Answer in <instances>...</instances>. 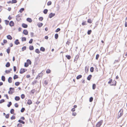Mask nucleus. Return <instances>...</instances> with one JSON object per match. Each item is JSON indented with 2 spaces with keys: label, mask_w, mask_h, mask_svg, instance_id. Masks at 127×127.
Returning a JSON list of instances; mask_svg holds the SVG:
<instances>
[{
  "label": "nucleus",
  "mask_w": 127,
  "mask_h": 127,
  "mask_svg": "<svg viewBox=\"0 0 127 127\" xmlns=\"http://www.w3.org/2000/svg\"><path fill=\"white\" fill-rule=\"evenodd\" d=\"M82 24L83 25V26H84V25H86V21H85V22H83L82 23Z\"/></svg>",
  "instance_id": "774afa93"
},
{
  "label": "nucleus",
  "mask_w": 127,
  "mask_h": 127,
  "mask_svg": "<svg viewBox=\"0 0 127 127\" xmlns=\"http://www.w3.org/2000/svg\"><path fill=\"white\" fill-rule=\"evenodd\" d=\"M92 77V76L91 75H89L87 77V79L88 80H91Z\"/></svg>",
  "instance_id": "f3484780"
},
{
  "label": "nucleus",
  "mask_w": 127,
  "mask_h": 127,
  "mask_svg": "<svg viewBox=\"0 0 127 127\" xmlns=\"http://www.w3.org/2000/svg\"><path fill=\"white\" fill-rule=\"evenodd\" d=\"M5 101V100L4 99H2L0 100V103H1Z\"/></svg>",
  "instance_id": "6e6d98bb"
},
{
  "label": "nucleus",
  "mask_w": 127,
  "mask_h": 127,
  "mask_svg": "<svg viewBox=\"0 0 127 127\" xmlns=\"http://www.w3.org/2000/svg\"><path fill=\"white\" fill-rule=\"evenodd\" d=\"M37 25L39 28H40L42 26L43 24L41 23H39L37 24Z\"/></svg>",
  "instance_id": "4468645a"
},
{
  "label": "nucleus",
  "mask_w": 127,
  "mask_h": 127,
  "mask_svg": "<svg viewBox=\"0 0 127 127\" xmlns=\"http://www.w3.org/2000/svg\"><path fill=\"white\" fill-rule=\"evenodd\" d=\"M20 98L19 96H16L15 97V100L18 101L19 100Z\"/></svg>",
  "instance_id": "dca6fc26"
},
{
  "label": "nucleus",
  "mask_w": 127,
  "mask_h": 127,
  "mask_svg": "<svg viewBox=\"0 0 127 127\" xmlns=\"http://www.w3.org/2000/svg\"><path fill=\"white\" fill-rule=\"evenodd\" d=\"M60 30L61 29H60V28H58L56 30L55 32H57L60 31Z\"/></svg>",
  "instance_id": "864d4df0"
},
{
  "label": "nucleus",
  "mask_w": 127,
  "mask_h": 127,
  "mask_svg": "<svg viewBox=\"0 0 127 127\" xmlns=\"http://www.w3.org/2000/svg\"><path fill=\"white\" fill-rule=\"evenodd\" d=\"M14 22L12 21H11L10 22L9 24V25L10 27H12V26H13L14 25Z\"/></svg>",
  "instance_id": "6e6552de"
},
{
  "label": "nucleus",
  "mask_w": 127,
  "mask_h": 127,
  "mask_svg": "<svg viewBox=\"0 0 127 127\" xmlns=\"http://www.w3.org/2000/svg\"><path fill=\"white\" fill-rule=\"evenodd\" d=\"M55 15V13H51L49 15V17L50 18H51L53 17Z\"/></svg>",
  "instance_id": "7ed1b4c3"
},
{
  "label": "nucleus",
  "mask_w": 127,
  "mask_h": 127,
  "mask_svg": "<svg viewBox=\"0 0 127 127\" xmlns=\"http://www.w3.org/2000/svg\"><path fill=\"white\" fill-rule=\"evenodd\" d=\"M4 21H5V23L6 25H8L9 22V21H8L7 20H5Z\"/></svg>",
  "instance_id": "4c0bfd02"
},
{
  "label": "nucleus",
  "mask_w": 127,
  "mask_h": 127,
  "mask_svg": "<svg viewBox=\"0 0 127 127\" xmlns=\"http://www.w3.org/2000/svg\"><path fill=\"white\" fill-rule=\"evenodd\" d=\"M112 84H110V86H115L116 85V81L115 80H114L113 81H112Z\"/></svg>",
  "instance_id": "20e7f679"
},
{
  "label": "nucleus",
  "mask_w": 127,
  "mask_h": 127,
  "mask_svg": "<svg viewBox=\"0 0 127 127\" xmlns=\"http://www.w3.org/2000/svg\"><path fill=\"white\" fill-rule=\"evenodd\" d=\"M93 100V98L92 97H91L89 98V101L91 102Z\"/></svg>",
  "instance_id": "8fccbe9b"
},
{
  "label": "nucleus",
  "mask_w": 127,
  "mask_h": 127,
  "mask_svg": "<svg viewBox=\"0 0 127 127\" xmlns=\"http://www.w3.org/2000/svg\"><path fill=\"white\" fill-rule=\"evenodd\" d=\"M103 122L102 120L100 121L96 125V127H100L102 124Z\"/></svg>",
  "instance_id": "f03ea898"
},
{
  "label": "nucleus",
  "mask_w": 127,
  "mask_h": 127,
  "mask_svg": "<svg viewBox=\"0 0 127 127\" xmlns=\"http://www.w3.org/2000/svg\"><path fill=\"white\" fill-rule=\"evenodd\" d=\"M48 11V10L47 9H45L43 11V12L45 14H47Z\"/></svg>",
  "instance_id": "bb28decb"
},
{
  "label": "nucleus",
  "mask_w": 127,
  "mask_h": 127,
  "mask_svg": "<svg viewBox=\"0 0 127 127\" xmlns=\"http://www.w3.org/2000/svg\"><path fill=\"white\" fill-rule=\"evenodd\" d=\"M89 70V66H86L85 67V72L87 73Z\"/></svg>",
  "instance_id": "9b49d317"
},
{
  "label": "nucleus",
  "mask_w": 127,
  "mask_h": 127,
  "mask_svg": "<svg viewBox=\"0 0 127 127\" xmlns=\"http://www.w3.org/2000/svg\"><path fill=\"white\" fill-rule=\"evenodd\" d=\"M25 109L24 108L22 107L21 110V112L22 113H23L25 110Z\"/></svg>",
  "instance_id": "a18cd8bd"
},
{
  "label": "nucleus",
  "mask_w": 127,
  "mask_h": 127,
  "mask_svg": "<svg viewBox=\"0 0 127 127\" xmlns=\"http://www.w3.org/2000/svg\"><path fill=\"white\" fill-rule=\"evenodd\" d=\"M37 81V80H35L34 81H33V82H32V84L33 85H34L36 83Z\"/></svg>",
  "instance_id": "79ce46f5"
},
{
  "label": "nucleus",
  "mask_w": 127,
  "mask_h": 127,
  "mask_svg": "<svg viewBox=\"0 0 127 127\" xmlns=\"http://www.w3.org/2000/svg\"><path fill=\"white\" fill-rule=\"evenodd\" d=\"M22 27L24 28H27L28 26L27 24L24 23H23L22 24Z\"/></svg>",
  "instance_id": "1a4fd4ad"
},
{
  "label": "nucleus",
  "mask_w": 127,
  "mask_h": 127,
  "mask_svg": "<svg viewBox=\"0 0 127 127\" xmlns=\"http://www.w3.org/2000/svg\"><path fill=\"white\" fill-rule=\"evenodd\" d=\"M21 40L22 41H26V37H23L22 38Z\"/></svg>",
  "instance_id": "c85d7f7f"
},
{
  "label": "nucleus",
  "mask_w": 127,
  "mask_h": 127,
  "mask_svg": "<svg viewBox=\"0 0 127 127\" xmlns=\"http://www.w3.org/2000/svg\"><path fill=\"white\" fill-rule=\"evenodd\" d=\"M14 43L16 45H18L20 44V42L19 41V40L18 39H16L14 41Z\"/></svg>",
  "instance_id": "0eeeda50"
},
{
  "label": "nucleus",
  "mask_w": 127,
  "mask_h": 127,
  "mask_svg": "<svg viewBox=\"0 0 127 127\" xmlns=\"http://www.w3.org/2000/svg\"><path fill=\"white\" fill-rule=\"evenodd\" d=\"M13 92L12 91H11L10 90L8 92V93L12 95L13 94Z\"/></svg>",
  "instance_id": "e2e57ef3"
},
{
  "label": "nucleus",
  "mask_w": 127,
  "mask_h": 127,
  "mask_svg": "<svg viewBox=\"0 0 127 127\" xmlns=\"http://www.w3.org/2000/svg\"><path fill=\"white\" fill-rule=\"evenodd\" d=\"M9 114H8L5 115V117L6 118L8 119L9 118Z\"/></svg>",
  "instance_id": "4d7b16f0"
},
{
  "label": "nucleus",
  "mask_w": 127,
  "mask_h": 127,
  "mask_svg": "<svg viewBox=\"0 0 127 127\" xmlns=\"http://www.w3.org/2000/svg\"><path fill=\"white\" fill-rule=\"evenodd\" d=\"M99 55L98 54H97L96 55L95 58L96 60H97L98 59L99 57Z\"/></svg>",
  "instance_id": "bf43d9fd"
},
{
  "label": "nucleus",
  "mask_w": 127,
  "mask_h": 127,
  "mask_svg": "<svg viewBox=\"0 0 127 127\" xmlns=\"http://www.w3.org/2000/svg\"><path fill=\"white\" fill-rule=\"evenodd\" d=\"M28 32L27 30H24L23 32V33L25 35H28Z\"/></svg>",
  "instance_id": "39448f33"
},
{
  "label": "nucleus",
  "mask_w": 127,
  "mask_h": 127,
  "mask_svg": "<svg viewBox=\"0 0 127 127\" xmlns=\"http://www.w3.org/2000/svg\"><path fill=\"white\" fill-rule=\"evenodd\" d=\"M18 122L19 123H22L23 124H25V122L21 120H19L18 121Z\"/></svg>",
  "instance_id": "6ab92c4d"
},
{
  "label": "nucleus",
  "mask_w": 127,
  "mask_h": 127,
  "mask_svg": "<svg viewBox=\"0 0 127 127\" xmlns=\"http://www.w3.org/2000/svg\"><path fill=\"white\" fill-rule=\"evenodd\" d=\"M29 65V64L26 62L24 64V66L26 67H27Z\"/></svg>",
  "instance_id": "473e14b6"
},
{
  "label": "nucleus",
  "mask_w": 127,
  "mask_h": 127,
  "mask_svg": "<svg viewBox=\"0 0 127 127\" xmlns=\"http://www.w3.org/2000/svg\"><path fill=\"white\" fill-rule=\"evenodd\" d=\"M12 78L11 77H9L8 79V82L9 83L12 82Z\"/></svg>",
  "instance_id": "ddd939ff"
},
{
  "label": "nucleus",
  "mask_w": 127,
  "mask_h": 127,
  "mask_svg": "<svg viewBox=\"0 0 127 127\" xmlns=\"http://www.w3.org/2000/svg\"><path fill=\"white\" fill-rule=\"evenodd\" d=\"M119 60H116L114 62V64L116 63L119 62Z\"/></svg>",
  "instance_id": "338daca9"
},
{
  "label": "nucleus",
  "mask_w": 127,
  "mask_h": 127,
  "mask_svg": "<svg viewBox=\"0 0 127 127\" xmlns=\"http://www.w3.org/2000/svg\"><path fill=\"white\" fill-rule=\"evenodd\" d=\"M58 36H58V34L56 33V34H55V38L56 39H58Z\"/></svg>",
  "instance_id": "f704fd0d"
},
{
  "label": "nucleus",
  "mask_w": 127,
  "mask_h": 127,
  "mask_svg": "<svg viewBox=\"0 0 127 127\" xmlns=\"http://www.w3.org/2000/svg\"><path fill=\"white\" fill-rule=\"evenodd\" d=\"M12 103L10 101L9 102V104L7 105V106L8 107H9L12 105Z\"/></svg>",
  "instance_id": "72a5a7b5"
},
{
  "label": "nucleus",
  "mask_w": 127,
  "mask_h": 127,
  "mask_svg": "<svg viewBox=\"0 0 127 127\" xmlns=\"http://www.w3.org/2000/svg\"><path fill=\"white\" fill-rule=\"evenodd\" d=\"M123 114V110H120L118 113V114L117 116V118H119Z\"/></svg>",
  "instance_id": "f257e3e1"
},
{
  "label": "nucleus",
  "mask_w": 127,
  "mask_h": 127,
  "mask_svg": "<svg viewBox=\"0 0 127 127\" xmlns=\"http://www.w3.org/2000/svg\"><path fill=\"white\" fill-rule=\"evenodd\" d=\"M45 48L43 47H41L40 48V50L42 52H44L45 51Z\"/></svg>",
  "instance_id": "412c9836"
},
{
  "label": "nucleus",
  "mask_w": 127,
  "mask_h": 127,
  "mask_svg": "<svg viewBox=\"0 0 127 127\" xmlns=\"http://www.w3.org/2000/svg\"><path fill=\"white\" fill-rule=\"evenodd\" d=\"M52 4V2L51 1H48L47 3V5L48 6H49L51 5Z\"/></svg>",
  "instance_id": "49530a36"
},
{
  "label": "nucleus",
  "mask_w": 127,
  "mask_h": 127,
  "mask_svg": "<svg viewBox=\"0 0 127 127\" xmlns=\"http://www.w3.org/2000/svg\"><path fill=\"white\" fill-rule=\"evenodd\" d=\"M22 125L20 123H18L17 125V127H21Z\"/></svg>",
  "instance_id": "052dcab7"
},
{
  "label": "nucleus",
  "mask_w": 127,
  "mask_h": 127,
  "mask_svg": "<svg viewBox=\"0 0 127 127\" xmlns=\"http://www.w3.org/2000/svg\"><path fill=\"white\" fill-rule=\"evenodd\" d=\"M43 19V18L42 17H40L39 18V20L40 21H42Z\"/></svg>",
  "instance_id": "09e8293b"
},
{
  "label": "nucleus",
  "mask_w": 127,
  "mask_h": 127,
  "mask_svg": "<svg viewBox=\"0 0 127 127\" xmlns=\"http://www.w3.org/2000/svg\"><path fill=\"white\" fill-rule=\"evenodd\" d=\"M27 63L29 64H32V62L31 60L29 59H28L27 61Z\"/></svg>",
  "instance_id": "5701e85b"
},
{
  "label": "nucleus",
  "mask_w": 127,
  "mask_h": 127,
  "mask_svg": "<svg viewBox=\"0 0 127 127\" xmlns=\"http://www.w3.org/2000/svg\"><path fill=\"white\" fill-rule=\"evenodd\" d=\"M112 81H113V80H112V79H110V80L108 82V84H111L112 83Z\"/></svg>",
  "instance_id": "13d9d810"
},
{
  "label": "nucleus",
  "mask_w": 127,
  "mask_h": 127,
  "mask_svg": "<svg viewBox=\"0 0 127 127\" xmlns=\"http://www.w3.org/2000/svg\"><path fill=\"white\" fill-rule=\"evenodd\" d=\"M30 50H32L34 49V47L33 46H30L29 47Z\"/></svg>",
  "instance_id": "b1692460"
},
{
  "label": "nucleus",
  "mask_w": 127,
  "mask_h": 127,
  "mask_svg": "<svg viewBox=\"0 0 127 127\" xmlns=\"http://www.w3.org/2000/svg\"><path fill=\"white\" fill-rule=\"evenodd\" d=\"M92 32V30H88L87 33L88 34L90 35L91 34V32Z\"/></svg>",
  "instance_id": "3c124183"
},
{
  "label": "nucleus",
  "mask_w": 127,
  "mask_h": 127,
  "mask_svg": "<svg viewBox=\"0 0 127 127\" xmlns=\"http://www.w3.org/2000/svg\"><path fill=\"white\" fill-rule=\"evenodd\" d=\"M26 20L27 21L30 23H31L32 21V19L31 18H27V19Z\"/></svg>",
  "instance_id": "f8f14e48"
},
{
  "label": "nucleus",
  "mask_w": 127,
  "mask_h": 127,
  "mask_svg": "<svg viewBox=\"0 0 127 127\" xmlns=\"http://www.w3.org/2000/svg\"><path fill=\"white\" fill-rule=\"evenodd\" d=\"M18 78V75H17L16 74H15L13 76V79L14 80Z\"/></svg>",
  "instance_id": "393cba45"
},
{
  "label": "nucleus",
  "mask_w": 127,
  "mask_h": 127,
  "mask_svg": "<svg viewBox=\"0 0 127 127\" xmlns=\"http://www.w3.org/2000/svg\"><path fill=\"white\" fill-rule=\"evenodd\" d=\"M82 77V75H79L77 76L76 77V79H79L81 78Z\"/></svg>",
  "instance_id": "c756f323"
},
{
  "label": "nucleus",
  "mask_w": 127,
  "mask_h": 127,
  "mask_svg": "<svg viewBox=\"0 0 127 127\" xmlns=\"http://www.w3.org/2000/svg\"><path fill=\"white\" fill-rule=\"evenodd\" d=\"M6 37L8 39L10 40H11L12 39V37L10 35H7Z\"/></svg>",
  "instance_id": "9d476101"
},
{
  "label": "nucleus",
  "mask_w": 127,
  "mask_h": 127,
  "mask_svg": "<svg viewBox=\"0 0 127 127\" xmlns=\"http://www.w3.org/2000/svg\"><path fill=\"white\" fill-rule=\"evenodd\" d=\"M10 65V63L9 62H7L5 65V66L6 67H9Z\"/></svg>",
  "instance_id": "aec40b11"
},
{
  "label": "nucleus",
  "mask_w": 127,
  "mask_h": 127,
  "mask_svg": "<svg viewBox=\"0 0 127 127\" xmlns=\"http://www.w3.org/2000/svg\"><path fill=\"white\" fill-rule=\"evenodd\" d=\"M26 46H24L22 47V51H24L25 50H26Z\"/></svg>",
  "instance_id": "a19ab883"
},
{
  "label": "nucleus",
  "mask_w": 127,
  "mask_h": 127,
  "mask_svg": "<svg viewBox=\"0 0 127 127\" xmlns=\"http://www.w3.org/2000/svg\"><path fill=\"white\" fill-rule=\"evenodd\" d=\"M25 72V69L24 68H22L20 70V73L21 74H22L24 73Z\"/></svg>",
  "instance_id": "423d86ee"
},
{
  "label": "nucleus",
  "mask_w": 127,
  "mask_h": 127,
  "mask_svg": "<svg viewBox=\"0 0 127 127\" xmlns=\"http://www.w3.org/2000/svg\"><path fill=\"white\" fill-rule=\"evenodd\" d=\"M88 22L90 23H91L92 22V21L91 19H89L87 21Z\"/></svg>",
  "instance_id": "5fc2aeb1"
},
{
  "label": "nucleus",
  "mask_w": 127,
  "mask_h": 127,
  "mask_svg": "<svg viewBox=\"0 0 127 127\" xmlns=\"http://www.w3.org/2000/svg\"><path fill=\"white\" fill-rule=\"evenodd\" d=\"M65 57L68 60H70L71 59V57L69 55H66Z\"/></svg>",
  "instance_id": "7c9ffc66"
},
{
  "label": "nucleus",
  "mask_w": 127,
  "mask_h": 127,
  "mask_svg": "<svg viewBox=\"0 0 127 127\" xmlns=\"http://www.w3.org/2000/svg\"><path fill=\"white\" fill-rule=\"evenodd\" d=\"M14 71V72L16 71L17 69L16 67L15 66H13Z\"/></svg>",
  "instance_id": "69168bd1"
},
{
  "label": "nucleus",
  "mask_w": 127,
  "mask_h": 127,
  "mask_svg": "<svg viewBox=\"0 0 127 127\" xmlns=\"http://www.w3.org/2000/svg\"><path fill=\"white\" fill-rule=\"evenodd\" d=\"M51 72V70L49 69H47L46 71V73L47 74Z\"/></svg>",
  "instance_id": "c9c22d12"
},
{
  "label": "nucleus",
  "mask_w": 127,
  "mask_h": 127,
  "mask_svg": "<svg viewBox=\"0 0 127 127\" xmlns=\"http://www.w3.org/2000/svg\"><path fill=\"white\" fill-rule=\"evenodd\" d=\"M16 118V117H15V116H14V115H12V117H11V118H10V119L11 120H12L13 119H15Z\"/></svg>",
  "instance_id": "de8ad7c7"
},
{
  "label": "nucleus",
  "mask_w": 127,
  "mask_h": 127,
  "mask_svg": "<svg viewBox=\"0 0 127 127\" xmlns=\"http://www.w3.org/2000/svg\"><path fill=\"white\" fill-rule=\"evenodd\" d=\"M24 8H21L19 10V12L21 13H22L23 11L24 10Z\"/></svg>",
  "instance_id": "ea45409f"
},
{
  "label": "nucleus",
  "mask_w": 127,
  "mask_h": 127,
  "mask_svg": "<svg viewBox=\"0 0 127 127\" xmlns=\"http://www.w3.org/2000/svg\"><path fill=\"white\" fill-rule=\"evenodd\" d=\"M33 41V39H32H32H31L30 40V41L29 42V43L30 44L32 43V42Z\"/></svg>",
  "instance_id": "680f3d73"
},
{
  "label": "nucleus",
  "mask_w": 127,
  "mask_h": 127,
  "mask_svg": "<svg viewBox=\"0 0 127 127\" xmlns=\"http://www.w3.org/2000/svg\"><path fill=\"white\" fill-rule=\"evenodd\" d=\"M1 80L3 81H5V77L4 76H2L1 77Z\"/></svg>",
  "instance_id": "a878e982"
},
{
  "label": "nucleus",
  "mask_w": 127,
  "mask_h": 127,
  "mask_svg": "<svg viewBox=\"0 0 127 127\" xmlns=\"http://www.w3.org/2000/svg\"><path fill=\"white\" fill-rule=\"evenodd\" d=\"M25 97V95L24 94H22L21 95V97L22 99H23Z\"/></svg>",
  "instance_id": "603ef678"
},
{
  "label": "nucleus",
  "mask_w": 127,
  "mask_h": 127,
  "mask_svg": "<svg viewBox=\"0 0 127 127\" xmlns=\"http://www.w3.org/2000/svg\"><path fill=\"white\" fill-rule=\"evenodd\" d=\"M35 52L37 54H39L40 53V51L38 49H36L35 50Z\"/></svg>",
  "instance_id": "cd10ccee"
},
{
  "label": "nucleus",
  "mask_w": 127,
  "mask_h": 127,
  "mask_svg": "<svg viewBox=\"0 0 127 127\" xmlns=\"http://www.w3.org/2000/svg\"><path fill=\"white\" fill-rule=\"evenodd\" d=\"M93 90H95L96 88V85L95 84H94L93 85Z\"/></svg>",
  "instance_id": "c03bdc74"
},
{
  "label": "nucleus",
  "mask_w": 127,
  "mask_h": 127,
  "mask_svg": "<svg viewBox=\"0 0 127 127\" xmlns=\"http://www.w3.org/2000/svg\"><path fill=\"white\" fill-rule=\"evenodd\" d=\"M20 83L19 82H16L15 83V85L16 86H18L20 85Z\"/></svg>",
  "instance_id": "e433bc0d"
},
{
  "label": "nucleus",
  "mask_w": 127,
  "mask_h": 127,
  "mask_svg": "<svg viewBox=\"0 0 127 127\" xmlns=\"http://www.w3.org/2000/svg\"><path fill=\"white\" fill-rule=\"evenodd\" d=\"M5 72L6 74H8L10 72V71L9 70H6L5 71Z\"/></svg>",
  "instance_id": "0e129e2a"
},
{
  "label": "nucleus",
  "mask_w": 127,
  "mask_h": 127,
  "mask_svg": "<svg viewBox=\"0 0 127 127\" xmlns=\"http://www.w3.org/2000/svg\"><path fill=\"white\" fill-rule=\"evenodd\" d=\"M10 47H8V48L7 49L6 51L7 52V53L9 54L10 53Z\"/></svg>",
  "instance_id": "a211bd4d"
},
{
  "label": "nucleus",
  "mask_w": 127,
  "mask_h": 127,
  "mask_svg": "<svg viewBox=\"0 0 127 127\" xmlns=\"http://www.w3.org/2000/svg\"><path fill=\"white\" fill-rule=\"evenodd\" d=\"M32 101L31 100H30V99L28 100L27 102V104H29V105H30L31 104H32Z\"/></svg>",
  "instance_id": "2eb2a0df"
},
{
  "label": "nucleus",
  "mask_w": 127,
  "mask_h": 127,
  "mask_svg": "<svg viewBox=\"0 0 127 127\" xmlns=\"http://www.w3.org/2000/svg\"><path fill=\"white\" fill-rule=\"evenodd\" d=\"M17 2V1L16 0H12L11 1V3L12 4L16 3Z\"/></svg>",
  "instance_id": "58836bf2"
},
{
  "label": "nucleus",
  "mask_w": 127,
  "mask_h": 127,
  "mask_svg": "<svg viewBox=\"0 0 127 127\" xmlns=\"http://www.w3.org/2000/svg\"><path fill=\"white\" fill-rule=\"evenodd\" d=\"M90 70V71L91 72H93L94 71V68L93 67H91Z\"/></svg>",
  "instance_id": "37998d69"
},
{
  "label": "nucleus",
  "mask_w": 127,
  "mask_h": 127,
  "mask_svg": "<svg viewBox=\"0 0 127 127\" xmlns=\"http://www.w3.org/2000/svg\"><path fill=\"white\" fill-rule=\"evenodd\" d=\"M79 56L78 55H76L75 57V59H74V61H77L78 59L79 58Z\"/></svg>",
  "instance_id": "2f4dec72"
},
{
  "label": "nucleus",
  "mask_w": 127,
  "mask_h": 127,
  "mask_svg": "<svg viewBox=\"0 0 127 127\" xmlns=\"http://www.w3.org/2000/svg\"><path fill=\"white\" fill-rule=\"evenodd\" d=\"M14 110L13 109H11L10 111V113L11 114H13L14 115H15V114H14Z\"/></svg>",
  "instance_id": "4be33fe9"
}]
</instances>
